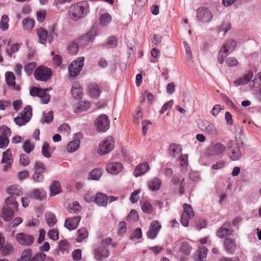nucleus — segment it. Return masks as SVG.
<instances>
[{"instance_id":"nucleus-18","label":"nucleus","mask_w":261,"mask_h":261,"mask_svg":"<svg viewBox=\"0 0 261 261\" xmlns=\"http://www.w3.org/2000/svg\"><path fill=\"white\" fill-rule=\"evenodd\" d=\"M123 165L119 162H111L106 166L107 171L113 175H116L122 171Z\"/></svg>"},{"instance_id":"nucleus-33","label":"nucleus","mask_w":261,"mask_h":261,"mask_svg":"<svg viewBox=\"0 0 261 261\" xmlns=\"http://www.w3.org/2000/svg\"><path fill=\"white\" fill-rule=\"evenodd\" d=\"M82 210V206L77 201H74L68 208V211L70 213L77 214Z\"/></svg>"},{"instance_id":"nucleus-21","label":"nucleus","mask_w":261,"mask_h":261,"mask_svg":"<svg viewBox=\"0 0 261 261\" xmlns=\"http://www.w3.org/2000/svg\"><path fill=\"white\" fill-rule=\"evenodd\" d=\"M37 35L38 38V42L42 44H46L47 43L48 37V33L47 30L43 28H40L37 30Z\"/></svg>"},{"instance_id":"nucleus-13","label":"nucleus","mask_w":261,"mask_h":261,"mask_svg":"<svg viewBox=\"0 0 261 261\" xmlns=\"http://www.w3.org/2000/svg\"><path fill=\"white\" fill-rule=\"evenodd\" d=\"M117 200H118L117 197H108L102 193H97L95 197L94 202L98 206L106 207L108 202L111 203Z\"/></svg>"},{"instance_id":"nucleus-57","label":"nucleus","mask_w":261,"mask_h":261,"mask_svg":"<svg viewBox=\"0 0 261 261\" xmlns=\"http://www.w3.org/2000/svg\"><path fill=\"white\" fill-rule=\"evenodd\" d=\"M231 29V24L228 22L222 23L218 28L219 32H224L225 34Z\"/></svg>"},{"instance_id":"nucleus-54","label":"nucleus","mask_w":261,"mask_h":261,"mask_svg":"<svg viewBox=\"0 0 261 261\" xmlns=\"http://www.w3.org/2000/svg\"><path fill=\"white\" fill-rule=\"evenodd\" d=\"M90 174L91 179L93 180H98L101 175V171L99 169H94L90 172Z\"/></svg>"},{"instance_id":"nucleus-5","label":"nucleus","mask_w":261,"mask_h":261,"mask_svg":"<svg viewBox=\"0 0 261 261\" xmlns=\"http://www.w3.org/2000/svg\"><path fill=\"white\" fill-rule=\"evenodd\" d=\"M52 72L50 68L44 66H39L34 71V77L37 81L46 82L48 81L51 75Z\"/></svg>"},{"instance_id":"nucleus-48","label":"nucleus","mask_w":261,"mask_h":261,"mask_svg":"<svg viewBox=\"0 0 261 261\" xmlns=\"http://www.w3.org/2000/svg\"><path fill=\"white\" fill-rule=\"evenodd\" d=\"M139 215L135 210H132L127 217V219L130 222H136L139 220Z\"/></svg>"},{"instance_id":"nucleus-62","label":"nucleus","mask_w":261,"mask_h":261,"mask_svg":"<svg viewBox=\"0 0 261 261\" xmlns=\"http://www.w3.org/2000/svg\"><path fill=\"white\" fill-rule=\"evenodd\" d=\"M126 223L124 221H121L118 225V232L120 235H123L126 231Z\"/></svg>"},{"instance_id":"nucleus-50","label":"nucleus","mask_w":261,"mask_h":261,"mask_svg":"<svg viewBox=\"0 0 261 261\" xmlns=\"http://www.w3.org/2000/svg\"><path fill=\"white\" fill-rule=\"evenodd\" d=\"M183 208L184 210L185 214L187 216L190 217V218H192L194 217V213L193 210L192 206L187 203H184L183 204Z\"/></svg>"},{"instance_id":"nucleus-51","label":"nucleus","mask_w":261,"mask_h":261,"mask_svg":"<svg viewBox=\"0 0 261 261\" xmlns=\"http://www.w3.org/2000/svg\"><path fill=\"white\" fill-rule=\"evenodd\" d=\"M208 250L205 247H201L199 249L198 258L200 261H204L207 256Z\"/></svg>"},{"instance_id":"nucleus-19","label":"nucleus","mask_w":261,"mask_h":261,"mask_svg":"<svg viewBox=\"0 0 261 261\" xmlns=\"http://www.w3.org/2000/svg\"><path fill=\"white\" fill-rule=\"evenodd\" d=\"M97 36V30L92 29L88 33L82 36L80 42L83 45H86L92 42Z\"/></svg>"},{"instance_id":"nucleus-4","label":"nucleus","mask_w":261,"mask_h":261,"mask_svg":"<svg viewBox=\"0 0 261 261\" xmlns=\"http://www.w3.org/2000/svg\"><path fill=\"white\" fill-rule=\"evenodd\" d=\"M32 109L30 106H27L23 111L19 113L14 119L15 123L18 126L25 125L31 119L32 115Z\"/></svg>"},{"instance_id":"nucleus-64","label":"nucleus","mask_w":261,"mask_h":261,"mask_svg":"<svg viewBox=\"0 0 261 261\" xmlns=\"http://www.w3.org/2000/svg\"><path fill=\"white\" fill-rule=\"evenodd\" d=\"M107 43L111 48H114L117 45V40L115 36L110 37L108 38Z\"/></svg>"},{"instance_id":"nucleus-17","label":"nucleus","mask_w":261,"mask_h":261,"mask_svg":"<svg viewBox=\"0 0 261 261\" xmlns=\"http://www.w3.org/2000/svg\"><path fill=\"white\" fill-rule=\"evenodd\" d=\"M81 219V217L80 216L68 218L65 221L64 226L69 230H74L77 227Z\"/></svg>"},{"instance_id":"nucleus-6","label":"nucleus","mask_w":261,"mask_h":261,"mask_svg":"<svg viewBox=\"0 0 261 261\" xmlns=\"http://www.w3.org/2000/svg\"><path fill=\"white\" fill-rule=\"evenodd\" d=\"M227 152L231 161H238L242 156V153L238 145L234 141H230L227 143Z\"/></svg>"},{"instance_id":"nucleus-10","label":"nucleus","mask_w":261,"mask_h":261,"mask_svg":"<svg viewBox=\"0 0 261 261\" xmlns=\"http://www.w3.org/2000/svg\"><path fill=\"white\" fill-rule=\"evenodd\" d=\"M84 57H79L74 61L68 67V71L71 77H75L79 75L84 66Z\"/></svg>"},{"instance_id":"nucleus-9","label":"nucleus","mask_w":261,"mask_h":261,"mask_svg":"<svg viewBox=\"0 0 261 261\" xmlns=\"http://www.w3.org/2000/svg\"><path fill=\"white\" fill-rule=\"evenodd\" d=\"M114 146V139L112 136H109L100 144L98 153L101 155L107 154L112 151Z\"/></svg>"},{"instance_id":"nucleus-2","label":"nucleus","mask_w":261,"mask_h":261,"mask_svg":"<svg viewBox=\"0 0 261 261\" xmlns=\"http://www.w3.org/2000/svg\"><path fill=\"white\" fill-rule=\"evenodd\" d=\"M6 206H4L1 212V217L5 221H9L14 217L15 212L18 207V203L16 199L12 196H9L5 200Z\"/></svg>"},{"instance_id":"nucleus-30","label":"nucleus","mask_w":261,"mask_h":261,"mask_svg":"<svg viewBox=\"0 0 261 261\" xmlns=\"http://www.w3.org/2000/svg\"><path fill=\"white\" fill-rule=\"evenodd\" d=\"M90 107V103L88 101H80L77 105L75 112L76 113H81L83 111L87 110Z\"/></svg>"},{"instance_id":"nucleus-34","label":"nucleus","mask_w":261,"mask_h":261,"mask_svg":"<svg viewBox=\"0 0 261 261\" xmlns=\"http://www.w3.org/2000/svg\"><path fill=\"white\" fill-rule=\"evenodd\" d=\"M58 35V31L57 23H54L49 31L48 34V41L49 43H51L54 39V36L57 37Z\"/></svg>"},{"instance_id":"nucleus-28","label":"nucleus","mask_w":261,"mask_h":261,"mask_svg":"<svg viewBox=\"0 0 261 261\" xmlns=\"http://www.w3.org/2000/svg\"><path fill=\"white\" fill-rule=\"evenodd\" d=\"M50 192L51 196H55L61 192V185L57 180H54L50 186Z\"/></svg>"},{"instance_id":"nucleus-32","label":"nucleus","mask_w":261,"mask_h":261,"mask_svg":"<svg viewBox=\"0 0 261 261\" xmlns=\"http://www.w3.org/2000/svg\"><path fill=\"white\" fill-rule=\"evenodd\" d=\"M169 149L173 158L178 157L181 153V148L177 144H171L170 145Z\"/></svg>"},{"instance_id":"nucleus-35","label":"nucleus","mask_w":261,"mask_h":261,"mask_svg":"<svg viewBox=\"0 0 261 261\" xmlns=\"http://www.w3.org/2000/svg\"><path fill=\"white\" fill-rule=\"evenodd\" d=\"M112 20V17L109 13L102 14L99 19L100 24L102 26L108 25Z\"/></svg>"},{"instance_id":"nucleus-49","label":"nucleus","mask_w":261,"mask_h":261,"mask_svg":"<svg viewBox=\"0 0 261 261\" xmlns=\"http://www.w3.org/2000/svg\"><path fill=\"white\" fill-rule=\"evenodd\" d=\"M43 172L34 171V174L32 175V179L35 182H41L43 181L44 177L43 174Z\"/></svg>"},{"instance_id":"nucleus-1","label":"nucleus","mask_w":261,"mask_h":261,"mask_svg":"<svg viewBox=\"0 0 261 261\" xmlns=\"http://www.w3.org/2000/svg\"><path fill=\"white\" fill-rule=\"evenodd\" d=\"M89 11V4L86 1H81L70 6L68 14L72 20L77 21L86 16Z\"/></svg>"},{"instance_id":"nucleus-15","label":"nucleus","mask_w":261,"mask_h":261,"mask_svg":"<svg viewBox=\"0 0 261 261\" xmlns=\"http://www.w3.org/2000/svg\"><path fill=\"white\" fill-rule=\"evenodd\" d=\"M233 232V230L231 228L230 223L226 222L217 230L216 236L220 239H224L227 236H230Z\"/></svg>"},{"instance_id":"nucleus-31","label":"nucleus","mask_w":261,"mask_h":261,"mask_svg":"<svg viewBox=\"0 0 261 261\" xmlns=\"http://www.w3.org/2000/svg\"><path fill=\"white\" fill-rule=\"evenodd\" d=\"M22 24L24 30H31L34 27L35 21L29 17H27L22 20Z\"/></svg>"},{"instance_id":"nucleus-36","label":"nucleus","mask_w":261,"mask_h":261,"mask_svg":"<svg viewBox=\"0 0 261 261\" xmlns=\"http://www.w3.org/2000/svg\"><path fill=\"white\" fill-rule=\"evenodd\" d=\"M59 248L62 253H68L70 249V245L67 240H61L59 243Z\"/></svg>"},{"instance_id":"nucleus-22","label":"nucleus","mask_w":261,"mask_h":261,"mask_svg":"<svg viewBox=\"0 0 261 261\" xmlns=\"http://www.w3.org/2000/svg\"><path fill=\"white\" fill-rule=\"evenodd\" d=\"M7 192L9 195H10L9 196H12L15 199V196H20L23 194V191L22 188H21L19 186L17 185L10 186L8 188Z\"/></svg>"},{"instance_id":"nucleus-46","label":"nucleus","mask_w":261,"mask_h":261,"mask_svg":"<svg viewBox=\"0 0 261 261\" xmlns=\"http://www.w3.org/2000/svg\"><path fill=\"white\" fill-rule=\"evenodd\" d=\"M251 76L246 75L243 77L239 79L234 81L233 84L236 86H239L247 84L250 80Z\"/></svg>"},{"instance_id":"nucleus-41","label":"nucleus","mask_w":261,"mask_h":261,"mask_svg":"<svg viewBox=\"0 0 261 261\" xmlns=\"http://www.w3.org/2000/svg\"><path fill=\"white\" fill-rule=\"evenodd\" d=\"M80 146V141L79 140H74L71 141L67 146V150L69 152H73L75 151Z\"/></svg>"},{"instance_id":"nucleus-40","label":"nucleus","mask_w":261,"mask_h":261,"mask_svg":"<svg viewBox=\"0 0 261 261\" xmlns=\"http://www.w3.org/2000/svg\"><path fill=\"white\" fill-rule=\"evenodd\" d=\"M32 257V250L30 249L24 250L21 253V258L17 261H31Z\"/></svg>"},{"instance_id":"nucleus-8","label":"nucleus","mask_w":261,"mask_h":261,"mask_svg":"<svg viewBox=\"0 0 261 261\" xmlns=\"http://www.w3.org/2000/svg\"><path fill=\"white\" fill-rule=\"evenodd\" d=\"M15 238L17 242L22 246H31L35 241L33 235L25 232H18L16 234Z\"/></svg>"},{"instance_id":"nucleus-37","label":"nucleus","mask_w":261,"mask_h":261,"mask_svg":"<svg viewBox=\"0 0 261 261\" xmlns=\"http://www.w3.org/2000/svg\"><path fill=\"white\" fill-rule=\"evenodd\" d=\"M6 82L8 85L14 86L15 84V77L12 72H7L5 74Z\"/></svg>"},{"instance_id":"nucleus-23","label":"nucleus","mask_w":261,"mask_h":261,"mask_svg":"<svg viewBox=\"0 0 261 261\" xmlns=\"http://www.w3.org/2000/svg\"><path fill=\"white\" fill-rule=\"evenodd\" d=\"M223 246L227 252L233 254L236 248L234 241L230 238H226L223 242Z\"/></svg>"},{"instance_id":"nucleus-16","label":"nucleus","mask_w":261,"mask_h":261,"mask_svg":"<svg viewBox=\"0 0 261 261\" xmlns=\"http://www.w3.org/2000/svg\"><path fill=\"white\" fill-rule=\"evenodd\" d=\"M161 227V225L158 221H152L150 223L149 228L147 232L148 238L151 240L154 239L157 236Z\"/></svg>"},{"instance_id":"nucleus-59","label":"nucleus","mask_w":261,"mask_h":261,"mask_svg":"<svg viewBox=\"0 0 261 261\" xmlns=\"http://www.w3.org/2000/svg\"><path fill=\"white\" fill-rule=\"evenodd\" d=\"M34 147L32 145L29 140L26 141L23 145V149L27 153H30L34 149Z\"/></svg>"},{"instance_id":"nucleus-60","label":"nucleus","mask_w":261,"mask_h":261,"mask_svg":"<svg viewBox=\"0 0 261 261\" xmlns=\"http://www.w3.org/2000/svg\"><path fill=\"white\" fill-rule=\"evenodd\" d=\"M47 236L50 239L56 241L59 239V232L56 229H51L48 231Z\"/></svg>"},{"instance_id":"nucleus-47","label":"nucleus","mask_w":261,"mask_h":261,"mask_svg":"<svg viewBox=\"0 0 261 261\" xmlns=\"http://www.w3.org/2000/svg\"><path fill=\"white\" fill-rule=\"evenodd\" d=\"M9 17L7 15H4L2 17L1 23H0V26L1 29L5 31L8 29L9 28Z\"/></svg>"},{"instance_id":"nucleus-3","label":"nucleus","mask_w":261,"mask_h":261,"mask_svg":"<svg viewBox=\"0 0 261 261\" xmlns=\"http://www.w3.org/2000/svg\"><path fill=\"white\" fill-rule=\"evenodd\" d=\"M112 239L108 237L101 240L98 245L95 246L93 250L94 257L97 261H102L109 255L107 247L111 244Z\"/></svg>"},{"instance_id":"nucleus-43","label":"nucleus","mask_w":261,"mask_h":261,"mask_svg":"<svg viewBox=\"0 0 261 261\" xmlns=\"http://www.w3.org/2000/svg\"><path fill=\"white\" fill-rule=\"evenodd\" d=\"M46 221L50 227L53 226L57 222L55 215L53 213H47L45 214Z\"/></svg>"},{"instance_id":"nucleus-61","label":"nucleus","mask_w":261,"mask_h":261,"mask_svg":"<svg viewBox=\"0 0 261 261\" xmlns=\"http://www.w3.org/2000/svg\"><path fill=\"white\" fill-rule=\"evenodd\" d=\"M2 134L1 136H4L8 138L11 134V131L9 127L6 125H2L1 127V132Z\"/></svg>"},{"instance_id":"nucleus-39","label":"nucleus","mask_w":261,"mask_h":261,"mask_svg":"<svg viewBox=\"0 0 261 261\" xmlns=\"http://www.w3.org/2000/svg\"><path fill=\"white\" fill-rule=\"evenodd\" d=\"M191 248V246L188 242H184L180 244L179 250L182 254L188 255L190 254Z\"/></svg>"},{"instance_id":"nucleus-12","label":"nucleus","mask_w":261,"mask_h":261,"mask_svg":"<svg viewBox=\"0 0 261 261\" xmlns=\"http://www.w3.org/2000/svg\"><path fill=\"white\" fill-rule=\"evenodd\" d=\"M198 126L202 132L208 135L216 136L217 134V129L215 124L210 121H200L198 122Z\"/></svg>"},{"instance_id":"nucleus-45","label":"nucleus","mask_w":261,"mask_h":261,"mask_svg":"<svg viewBox=\"0 0 261 261\" xmlns=\"http://www.w3.org/2000/svg\"><path fill=\"white\" fill-rule=\"evenodd\" d=\"M141 209L145 213L151 214L153 211L151 203L148 201H145L141 202Z\"/></svg>"},{"instance_id":"nucleus-7","label":"nucleus","mask_w":261,"mask_h":261,"mask_svg":"<svg viewBox=\"0 0 261 261\" xmlns=\"http://www.w3.org/2000/svg\"><path fill=\"white\" fill-rule=\"evenodd\" d=\"M95 125L99 132H107L110 126L109 117L105 114L100 115L95 121Z\"/></svg>"},{"instance_id":"nucleus-26","label":"nucleus","mask_w":261,"mask_h":261,"mask_svg":"<svg viewBox=\"0 0 261 261\" xmlns=\"http://www.w3.org/2000/svg\"><path fill=\"white\" fill-rule=\"evenodd\" d=\"M71 93L73 96L76 99H81L82 97V91L79 84L75 83L71 88Z\"/></svg>"},{"instance_id":"nucleus-53","label":"nucleus","mask_w":261,"mask_h":261,"mask_svg":"<svg viewBox=\"0 0 261 261\" xmlns=\"http://www.w3.org/2000/svg\"><path fill=\"white\" fill-rule=\"evenodd\" d=\"M67 50L69 54L74 55L79 50V46L76 43L72 42L68 45Z\"/></svg>"},{"instance_id":"nucleus-44","label":"nucleus","mask_w":261,"mask_h":261,"mask_svg":"<svg viewBox=\"0 0 261 261\" xmlns=\"http://www.w3.org/2000/svg\"><path fill=\"white\" fill-rule=\"evenodd\" d=\"M90 95L94 97H97L99 96L100 90L97 85H91L89 89Z\"/></svg>"},{"instance_id":"nucleus-14","label":"nucleus","mask_w":261,"mask_h":261,"mask_svg":"<svg viewBox=\"0 0 261 261\" xmlns=\"http://www.w3.org/2000/svg\"><path fill=\"white\" fill-rule=\"evenodd\" d=\"M225 149L226 147L222 144L218 143L210 145L207 148L206 152L208 156H213L221 155Z\"/></svg>"},{"instance_id":"nucleus-20","label":"nucleus","mask_w":261,"mask_h":261,"mask_svg":"<svg viewBox=\"0 0 261 261\" xmlns=\"http://www.w3.org/2000/svg\"><path fill=\"white\" fill-rule=\"evenodd\" d=\"M237 43L233 39L227 40L225 43L221 46L220 49L226 55H228L231 53L235 48Z\"/></svg>"},{"instance_id":"nucleus-11","label":"nucleus","mask_w":261,"mask_h":261,"mask_svg":"<svg viewBox=\"0 0 261 261\" xmlns=\"http://www.w3.org/2000/svg\"><path fill=\"white\" fill-rule=\"evenodd\" d=\"M196 14L197 19L203 23L210 22L213 18L211 11L205 7H200L197 9Z\"/></svg>"},{"instance_id":"nucleus-63","label":"nucleus","mask_w":261,"mask_h":261,"mask_svg":"<svg viewBox=\"0 0 261 261\" xmlns=\"http://www.w3.org/2000/svg\"><path fill=\"white\" fill-rule=\"evenodd\" d=\"M142 237V230L140 228H137L132 232L131 234V239H141Z\"/></svg>"},{"instance_id":"nucleus-58","label":"nucleus","mask_w":261,"mask_h":261,"mask_svg":"<svg viewBox=\"0 0 261 261\" xmlns=\"http://www.w3.org/2000/svg\"><path fill=\"white\" fill-rule=\"evenodd\" d=\"M19 162L21 165L26 166L29 165L30 163L29 156L25 154H22L20 156Z\"/></svg>"},{"instance_id":"nucleus-42","label":"nucleus","mask_w":261,"mask_h":261,"mask_svg":"<svg viewBox=\"0 0 261 261\" xmlns=\"http://www.w3.org/2000/svg\"><path fill=\"white\" fill-rule=\"evenodd\" d=\"M53 119L54 117L53 112L49 111L46 114L44 112L40 121L42 124H44L45 123H49L53 120Z\"/></svg>"},{"instance_id":"nucleus-38","label":"nucleus","mask_w":261,"mask_h":261,"mask_svg":"<svg viewBox=\"0 0 261 261\" xmlns=\"http://www.w3.org/2000/svg\"><path fill=\"white\" fill-rule=\"evenodd\" d=\"M2 250V254L3 256H7L12 254L14 251V248L12 245L9 243H6L3 247Z\"/></svg>"},{"instance_id":"nucleus-29","label":"nucleus","mask_w":261,"mask_h":261,"mask_svg":"<svg viewBox=\"0 0 261 261\" xmlns=\"http://www.w3.org/2000/svg\"><path fill=\"white\" fill-rule=\"evenodd\" d=\"M88 237V232L87 229L84 227L81 228L77 230L76 241L79 243L82 242L83 240L87 239Z\"/></svg>"},{"instance_id":"nucleus-55","label":"nucleus","mask_w":261,"mask_h":261,"mask_svg":"<svg viewBox=\"0 0 261 261\" xmlns=\"http://www.w3.org/2000/svg\"><path fill=\"white\" fill-rule=\"evenodd\" d=\"M12 153L10 149H8L6 151L3 153V157L1 161L2 164H4L7 162H9L11 160Z\"/></svg>"},{"instance_id":"nucleus-25","label":"nucleus","mask_w":261,"mask_h":261,"mask_svg":"<svg viewBox=\"0 0 261 261\" xmlns=\"http://www.w3.org/2000/svg\"><path fill=\"white\" fill-rule=\"evenodd\" d=\"M161 186V181L158 178H154L148 182V188L152 191H156L160 189Z\"/></svg>"},{"instance_id":"nucleus-27","label":"nucleus","mask_w":261,"mask_h":261,"mask_svg":"<svg viewBox=\"0 0 261 261\" xmlns=\"http://www.w3.org/2000/svg\"><path fill=\"white\" fill-rule=\"evenodd\" d=\"M32 194L36 199L39 201H42L46 198V192L42 189H35L32 191Z\"/></svg>"},{"instance_id":"nucleus-24","label":"nucleus","mask_w":261,"mask_h":261,"mask_svg":"<svg viewBox=\"0 0 261 261\" xmlns=\"http://www.w3.org/2000/svg\"><path fill=\"white\" fill-rule=\"evenodd\" d=\"M149 168V165L147 163L144 162L140 164L136 167L134 171V175L135 177L141 176L144 174Z\"/></svg>"},{"instance_id":"nucleus-56","label":"nucleus","mask_w":261,"mask_h":261,"mask_svg":"<svg viewBox=\"0 0 261 261\" xmlns=\"http://www.w3.org/2000/svg\"><path fill=\"white\" fill-rule=\"evenodd\" d=\"M49 145L48 143H44L42 147V153L43 155L47 158H49L51 154L49 151Z\"/></svg>"},{"instance_id":"nucleus-52","label":"nucleus","mask_w":261,"mask_h":261,"mask_svg":"<svg viewBox=\"0 0 261 261\" xmlns=\"http://www.w3.org/2000/svg\"><path fill=\"white\" fill-rule=\"evenodd\" d=\"M37 63L35 62H33L28 64L24 67V70L27 75H31L33 71L36 68Z\"/></svg>"}]
</instances>
